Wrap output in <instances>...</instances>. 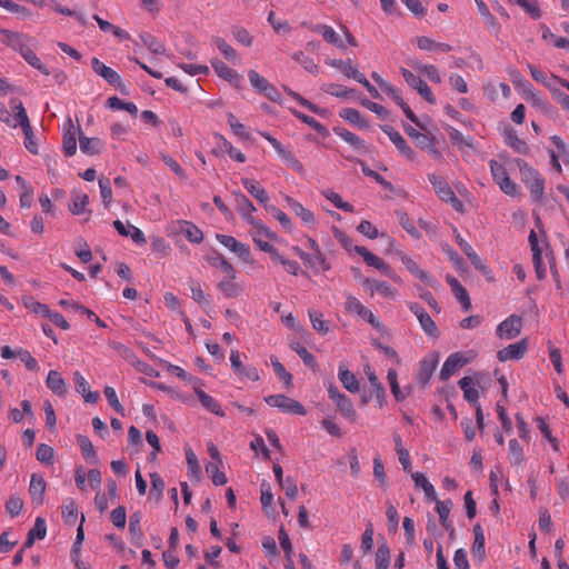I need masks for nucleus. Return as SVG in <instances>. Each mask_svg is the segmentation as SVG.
I'll return each instance as SVG.
<instances>
[{"mask_svg":"<svg viewBox=\"0 0 569 569\" xmlns=\"http://www.w3.org/2000/svg\"><path fill=\"white\" fill-rule=\"evenodd\" d=\"M2 122L14 130H22L31 123L24 104L20 98H9L4 110H2Z\"/></svg>","mask_w":569,"mask_h":569,"instance_id":"f257e3e1","label":"nucleus"},{"mask_svg":"<svg viewBox=\"0 0 569 569\" xmlns=\"http://www.w3.org/2000/svg\"><path fill=\"white\" fill-rule=\"evenodd\" d=\"M428 180L432 184L437 196L442 201L450 203L451 207L458 212L463 211L465 207L462 201L459 198H457L453 190L450 188V186L442 177L436 173H430L428 174Z\"/></svg>","mask_w":569,"mask_h":569,"instance_id":"f03ea898","label":"nucleus"},{"mask_svg":"<svg viewBox=\"0 0 569 569\" xmlns=\"http://www.w3.org/2000/svg\"><path fill=\"white\" fill-rule=\"evenodd\" d=\"M489 167L492 179L500 187L501 191L510 197L517 196L518 187L509 178L506 167L495 159L489 161Z\"/></svg>","mask_w":569,"mask_h":569,"instance_id":"7ed1b4c3","label":"nucleus"},{"mask_svg":"<svg viewBox=\"0 0 569 569\" xmlns=\"http://www.w3.org/2000/svg\"><path fill=\"white\" fill-rule=\"evenodd\" d=\"M264 401L270 407L279 409L283 413L305 416L306 408L297 400L284 395H271L264 398Z\"/></svg>","mask_w":569,"mask_h":569,"instance_id":"20e7f679","label":"nucleus"},{"mask_svg":"<svg viewBox=\"0 0 569 569\" xmlns=\"http://www.w3.org/2000/svg\"><path fill=\"white\" fill-rule=\"evenodd\" d=\"M230 365L238 377L239 381L246 382V381H259L260 375L258 369L252 365H243L241 361V356L238 350H231L230 352Z\"/></svg>","mask_w":569,"mask_h":569,"instance_id":"39448f33","label":"nucleus"},{"mask_svg":"<svg viewBox=\"0 0 569 569\" xmlns=\"http://www.w3.org/2000/svg\"><path fill=\"white\" fill-rule=\"evenodd\" d=\"M521 179L531 194L537 199H541L545 190V179L533 168L525 164L520 167Z\"/></svg>","mask_w":569,"mask_h":569,"instance_id":"423d86ee","label":"nucleus"},{"mask_svg":"<svg viewBox=\"0 0 569 569\" xmlns=\"http://www.w3.org/2000/svg\"><path fill=\"white\" fill-rule=\"evenodd\" d=\"M248 78L251 87L256 92L263 94L271 101H278L280 94L278 90L266 78L260 76L256 70L248 71Z\"/></svg>","mask_w":569,"mask_h":569,"instance_id":"0eeeda50","label":"nucleus"},{"mask_svg":"<svg viewBox=\"0 0 569 569\" xmlns=\"http://www.w3.org/2000/svg\"><path fill=\"white\" fill-rule=\"evenodd\" d=\"M92 70L103 78L109 84L117 87L121 92H124L126 84L122 82L121 77L112 68L106 66L98 58L91 60Z\"/></svg>","mask_w":569,"mask_h":569,"instance_id":"6e6552de","label":"nucleus"},{"mask_svg":"<svg viewBox=\"0 0 569 569\" xmlns=\"http://www.w3.org/2000/svg\"><path fill=\"white\" fill-rule=\"evenodd\" d=\"M521 328H522L521 317H519L517 315H511L507 319H505L501 323H499L496 332L500 339L510 340L520 335Z\"/></svg>","mask_w":569,"mask_h":569,"instance_id":"1a4fd4ad","label":"nucleus"},{"mask_svg":"<svg viewBox=\"0 0 569 569\" xmlns=\"http://www.w3.org/2000/svg\"><path fill=\"white\" fill-rule=\"evenodd\" d=\"M216 238L222 246L234 252L244 262L252 261L250 247L248 244L238 241L232 236L217 234Z\"/></svg>","mask_w":569,"mask_h":569,"instance_id":"9d476101","label":"nucleus"},{"mask_svg":"<svg viewBox=\"0 0 569 569\" xmlns=\"http://www.w3.org/2000/svg\"><path fill=\"white\" fill-rule=\"evenodd\" d=\"M345 308L350 313H357L360 318L369 322L372 327L378 328L380 322L376 318V316L366 308L359 299L356 297L348 295L345 303Z\"/></svg>","mask_w":569,"mask_h":569,"instance_id":"9b49d317","label":"nucleus"},{"mask_svg":"<svg viewBox=\"0 0 569 569\" xmlns=\"http://www.w3.org/2000/svg\"><path fill=\"white\" fill-rule=\"evenodd\" d=\"M253 212L254 211H244L239 213V216L253 228L250 231L252 241L254 242V238H261V234L268 239H277L276 233L270 228H268L262 220L253 217Z\"/></svg>","mask_w":569,"mask_h":569,"instance_id":"f8f14e48","label":"nucleus"},{"mask_svg":"<svg viewBox=\"0 0 569 569\" xmlns=\"http://www.w3.org/2000/svg\"><path fill=\"white\" fill-rule=\"evenodd\" d=\"M2 359H19L30 371H38L39 365L31 353L22 348L11 349L8 346L2 347Z\"/></svg>","mask_w":569,"mask_h":569,"instance_id":"ddd939ff","label":"nucleus"},{"mask_svg":"<svg viewBox=\"0 0 569 569\" xmlns=\"http://www.w3.org/2000/svg\"><path fill=\"white\" fill-rule=\"evenodd\" d=\"M355 252L362 257L363 261L370 266L382 272L385 276L391 277L392 269L391 267L380 257L370 252L367 248L362 246H356Z\"/></svg>","mask_w":569,"mask_h":569,"instance_id":"4468645a","label":"nucleus"},{"mask_svg":"<svg viewBox=\"0 0 569 569\" xmlns=\"http://www.w3.org/2000/svg\"><path fill=\"white\" fill-rule=\"evenodd\" d=\"M470 359L461 352L451 353L440 370V379L443 381L448 380L459 368L467 365Z\"/></svg>","mask_w":569,"mask_h":569,"instance_id":"2eb2a0df","label":"nucleus"},{"mask_svg":"<svg viewBox=\"0 0 569 569\" xmlns=\"http://www.w3.org/2000/svg\"><path fill=\"white\" fill-rule=\"evenodd\" d=\"M528 349V343L526 339H522L516 343L509 345L508 347L499 350L497 352V358L501 362H506L509 360H519L521 359Z\"/></svg>","mask_w":569,"mask_h":569,"instance_id":"dca6fc26","label":"nucleus"},{"mask_svg":"<svg viewBox=\"0 0 569 569\" xmlns=\"http://www.w3.org/2000/svg\"><path fill=\"white\" fill-rule=\"evenodd\" d=\"M382 131L389 137L391 142L396 146L398 151L406 157L408 160L415 159V152L413 150L408 146L405 138L395 130L391 126H383L381 127Z\"/></svg>","mask_w":569,"mask_h":569,"instance_id":"f3484780","label":"nucleus"},{"mask_svg":"<svg viewBox=\"0 0 569 569\" xmlns=\"http://www.w3.org/2000/svg\"><path fill=\"white\" fill-rule=\"evenodd\" d=\"M398 256V258L401 260V262L405 264V267L407 268V270L412 274L415 276L416 278H418L419 280L428 283L429 286L433 287L435 286V281L428 274V272H426L425 270H422L418 263L411 259L409 256H407L405 252L402 251H397L396 253Z\"/></svg>","mask_w":569,"mask_h":569,"instance_id":"a211bd4d","label":"nucleus"},{"mask_svg":"<svg viewBox=\"0 0 569 569\" xmlns=\"http://www.w3.org/2000/svg\"><path fill=\"white\" fill-rule=\"evenodd\" d=\"M241 182L246 190L257 199L266 209H269L270 198L266 189L256 180L242 178Z\"/></svg>","mask_w":569,"mask_h":569,"instance_id":"6ab92c4d","label":"nucleus"},{"mask_svg":"<svg viewBox=\"0 0 569 569\" xmlns=\"http://www.w3.org/2000/svg\"><path fill=\"white\" fill-rule=\"evenodd\" d=\"M286 202L291 211L301 219L302 223L308 227H313L316 224V218L312 211L303 207L299 201L293 198L287 196Z\"/></svg>","mask_w":569,"mask_h":569,"instance_id":"aec40b11","label":"nucleus"},{"mask_svg":"<svg viewBox=\"0 0 569 569\" xmlns=\"http://www.w3.org/2000/svg\"><path fill=\"white\" fill-rule=\"evenodd\" d=\"M211 66H212L214 72L221 79H223L237 87L239 86V82L241 80L240 74L236 70L228 67L223 61H221L219 59H214L211 61Z\"/></svg>","mask_w":569,"mask_h":569,"instance_id":"412c9836","label":"nucleus"},{"mask_svg":"<svg viewBox=\"0 0 569 569\" xmlns=\"http://www.w3.org/2000/svg\"><path fill=\"white\" fill-rule=\"evenodd\" d=\"M313 31L321 34L325 41L335 46L340 50H346V42L340 38V36L335 31V29L327 24H317L313 28Z\"/></svg>","mask_w":569,"mask_h":569,"instance_id":"4be33fe9","label":"nucleus"},{"mask_svg":"<svg viewBox=\"0 0 569 569\" xmlns=\"http://www.w3.org/2000/svg\"><path fill=\"white\" fill-rule=\"evenodd\" d=\"M178 231L191 243H200L203 240L202 231L192 222L187 220L177 221Z\"/></svg>","mask_w":569,"mask_h":569,"instance_id":"5701e85b","label":"nucleus"},{"mask_svg":"<svg viewBox=\"0 0 569 569\" xmlns=\"http://www.w3.org/2000/svg\"><path fill=\"white\" fill-rule=\"evenodd\" d=\"M29 41L30 39L22 33L2 30V42H6L13 50L19 51L20 54L22 53V49L29 47Z\"/></svg>","mask_w":569,"mask_h":569,"instance_id":"b1692460","label":"nucleus"},{"mask_svg":"<svg viewBox=\"0 0 569 569\" xmlns=\"http://www.w3.org/2000/svg\"><path fill=\"white\" fill-rule=\"evenodd\" d=\"M338 378L342 383L343 388L349 392H358L360 389L359 381L353 372H351L347 366L341 362L338 368Z\"/></svg>","mask_w":569,"mask_h":569,"instance_id":"393cba45","label":"nucleus"},{"mask_svg":"<svg viewBox=\"0 0 569 569\" xmlns=\"http://www.w3.org/2000/svg\"><path fill=\"white\" fill-rule=\"evenodd\" d=\"M236 276L237 274H232V277L224 276V278L221 279L217 284V288L222 292V295L226 298H236L240 296L242 292L241 284L236 282Z\"/></svg>","mask_w":569,"mask_h":569,"instance_id":"a878e982","label":"nucleus"},{"mask_svg":"<svg viewBox=\"0 0 569 569\" xmlns=\"http://www.w3.org/2000/svg\"><path fill=\"white\" fill-rule=\"evenodd\" d=\"M363 286L371 290V296L377 292L378 295L389 299H395L397 297V290L386 281H377L367 278L363 281Z\"/></svg>","mask_w":569,"mask_h":569,"instance_id":"bb28decb","label":"nucleus"},{"mask_svg":"<svg viewBox=\"0 0 569 569\" xmlns=\"http://www.w3.org/2000/svg\"><path fill=\"white\" fill-rule=\"evenodd\" d=\"M47 483L41 475L32 473L30 479L29 492L32 500L40 505L43 501V495Z\"/></svg>","mask_w":569,"mask_h":569,"instance_id":"cd10ccee","label":"nucleus"},{"mask_svg":"<svg viewBox=\"0 0 569 569\" xmlns=\"http://www.w3.org/2000/svg\"><path fill=\"white\" fill-rule=\"evenodd\" d=\"M326 64L341 71L347 78L356 80L361 73L358 69L352 66L351 59H326Z\"/></svg>","mask_w":569,"mask_h":569,"instance_id":"c85d7f7f","label":"nucleus"},{"mask_svg":"<svg viewBox=\"0 0 569 569\" xmlns=\"http://www.w3.org/2000/svg\"><path fill=\"white\" fill-rule=\"evenodd\" d=\"M447 282L449 283L457 300L462 305L463 309L466 311L469 310L471 308V302L466 288L452 276L447 277Z\"/></svg>","mask_w":569,"mask_h":569,"instance_id":"c756f323","label":"nucleus"},{"mask_svg":"<svg viewBox=\"0 0 569 569\" xmlns=\"http://www.w3.org/2000/svg\"><path fill=\"white\" fill-rule=\"evenodd\" d=\"M333 131L338 137H340L345 142L349 143L357 151H368V147L366 146L365 141L353 132L345 128H335Z\"/></svg>","mask_w":569,"mask_h":569,"instance_id":"7c9ffc66","label":"nucleus"},{"mask_svg":"<svg viewBox=\"0 0 569 569\" xmlns=\"http://www.w3.org/2000/svg\"><path fill=\"white\" fill-rule=\"evenodd\" d=\"M47 387L57 396H64L67 393V385L62 376L56 371L50 370L47 380Z\"/></svg>","mask_w":569,"mask_h":569,"instance_id":"2f4dec72","label":"nucleus"},{"mask_svg":"<svg viewBox=\"0 0 569 569\" xmlns=\"http://www.w3.org/2000/svg\"><path fill=\"white\" fill-rule=\"evenodd\" d=\"M207 261L212 268L219 269L224 273V276L232 277V274H237L234 267L221 253L208 256Z\"/></svg>","mask_w":569,"mask_h":569,"instance_id":"473e14b6","label":"nucleus"},{"mask_svg":"<svg viewBox=\"0 0 569 569\" xmlns=\"http://www.w3.org/2000/svg\"><path fill=\"white\" fill-rule=\"evenodd\" d=\"M196 395L201 402V405L211 413L222 417L224 415L223 410L221 409V406L219 402L211 397L210 395L206 393L201 389H196Z\"/></svg>","mask_w":569,"mask_h":569,"instance_id":"72a5a7b5","label":"nucleus"},{"mask_svg":"<svg viewBox=\"0 0 569 569\" xmlns=\"http://www.w3.org/2000/svg\"><path fill=\"white\" fill-rule=\"evenodd\" d=\"M79 146L81 152L93 156L101 152L103 142L99 138H88L86 136H80Z\"/></svg>","mask_w":569,"mask_h":569,"instance_id":"f704fd0d","label":"nucleus"},{"mask_svg":"<svg viewBox=\"0 0 569 569\" xmlns=\"http://www.w3.org/2000/svg\"><path fill=\"white\" fill-rule=\"evenodd\" d=\"M459 387L463 391V398L475 406L478 403L479 391L473 385V380L470 377H463L459 380Z\"/></svg>","mask_w":569,"mask_h":569,"instance_id":"c9c22d12","label":"nucleus"},{"mask_svg":"<svg viewBox=\"0 0 569 569\" xmlns=\"http://www.w3.org/2000/svg\"><path fill=\"white\" fill-rule=\"evenodd\" d=\"M88 204L89 197L87 193L80 190H73L71 192V204L69 209L73 214L79 216L83 213Z\"/></svg>","mask_w":569,"mask_h":569,"instance_id":"e433bc0d","label":"nucleus"},{"mask_svg":"<svg viewBox=\"0 0 569 569\" xmlns=\"http://www.w3.org/2000/svg\"><path fill=\"white\" fill-rule=\"evenodd\" d=\"M417 47L421 50L433 51L439 50L441 52H449L452 50V47L448 43L437 42L428 37H418L416 39Z\"/></svg>","mask_w":569,"mask_h":569,"instance_id":"4c0bfd02","label":"nucleus"},{"mask_svg":"<svg viewBox=\"0 0 569 569\" xmlns=\"http://www.w3.org/2000/svg\"><path fill=\"white\" fill-rule=\"evenodd\" d=\"M141 513L134 512L131 515L129 520V531L131 535V541L136 546H141L143 541V533L141 531Z\"/></svg>","mask_w":569,"mask_h":569,"instance_id":"58836bf2","label":"nucleus"},{"mask_svg":"<svg viewBox=\"0 0 569 569\" xmlns=\"http://www.w3.org/2000/svg\"><path fill=\"white\" fill-rule=\"evenodd\" d=\"M303 262L316 271L325 272L330 269V263L321 251L308 253V258Z\"/></svg>","mask_w":569,"mask_h":569,"instance_id":"ea45409f","label":"nucleus"},{"mask_svg":"<svg viewBox=\"0 0 569 569\" xmlns=\"http://www.w3.org/2000/svg\"><path fill=\"white\" fill-rule=\"evenodd\" d=\"M473 533H475V541H473V545L471 548L472 555H473V557L478 558L479 560H482L485 557L486 539H485L483 529L479 523H477L473 527Z\"/></svg>","mask_w":569,"mask_h":569,"instance_id":"a19ab883","label":"nucleus"},{"mask_svg":"<svg viewBox=\"0 0 569 569\" xmlns=\"http://www.w3.org/2000/svg\"><path fill=\"white\" fill-rule=\"evenodd\" d=\"M527 68L532 77V79L535 81H537L538 83H541L542 86H545L551 93L553 92V90H556L558 87L555 86V81H552V77L549 78L547 76V73H545L542 70L536 68L535 66L528 63L527 64Z\"/></svg>","mask_w":569,"mask_h":569,"instance_id":"79ce46f5","label":"nucleus"},{"mask_svg":"<svg viewBox=\"0 0 569 569\" xmlns=\"http://www.w3.org/2000/svg\"><path fill=\"white\" fill-rule=\"evenodd\" d=\"M340 117L349 123L357 126L360 129L368 128V122L363 119L362 114L353 108H346L340 111Z\"/></svg>","mask_w":569,"mask_h":569,"instance_id":"37998d69","label":"nucleus"},{"mask_svg":"<svg viewBox=\"0 0 569 569\" xmlns=\"http://www.w3.org/2000/svg\"><path fill=\"white\" fill-rule=\"evenodd\" d=\"M21 56L31 67L39 70L42 74H50V71L47 68V66H44L41 62L40 58L36 54V52L32 50L30 46L27 49H22Z\"/></svg>","mask_w":569,"mask_h":569,"instance_id":"c03bdc74","label":"nucleus"},{"mask_svg":"<svg viewBox=\"0 0 569 569\" xmlns=\"http://www.w3.org/2000/svg\"><path fill=\"white\" fill-rule=\"evenodd\" d=\"M321 194L327 200L332 202L338 209H340L345 212H353L355 211V207L351 203L343 201L342 198L340 197V194L337 193L336 191H333L332 189L322 190Z\"/></svg>","mask_w":569,"mask_h":569,"instance_id":"a18cd8bd","label":"nucleus"},{"mask_svg":"<svg viewBox=\"0 0 569 569\" xmlns=\"http://www.w3.org/2000/svg\"><path fill=\"white\" fill-rule=\"evenodd\" d=\"M47 535V523L46 520L38 517L36 519L33 528L29 531L28 538L26 541V546L30 547L34 542V539H43Z\"/></svg>","mask_w":569,"mask_h":569,"instance_id":"49530a36","label":"nucleus"},{"mask_svg":"<svg viewBox=\"0 0 569 569\" xmlns=\"http://www.w3.org/2000/svg\"><path fill=\"white\" fill-rule=\"evenodd\" d=\"M140 39L142 43L154 54H164L166 47L164 44L158 40L156 37L148 32H143L140 34Z\"/></svg>","mask_w":569,"mask_h":569,"instance_id":"de8ad7c7","label":"nucleus"},{"mask_svg":"<svg viewBox=\"0 0 569 569\" xmlns=\"http://www.w3.org/2000/svg\"><path fill=\"white\" fill-rule=\"evenodd\" d=\"M77 442L81 449L83 458L97 462L98 458L91 440L87 436L79 435L77 437Z\"/></svg>","mask_w":569,"mask_h":569,"instance_id":"09e8293b","label":"nucleus"},{"mask_svg":"<svg viewBox=\"0 0 569 569\" xmlns=\"http://www.w3.org/2000/svg\"><path fill=\"white\" fill-rule=\"evenodd\" d=\"M312 328L321 333L327 335L330 330L328 322L323 319L322 312L318 310H309L308 312Z\"/></svg>","mask_w":569,"mask_h":569,"instance_id":"8fccbe9b","label":"nucleus"},{"mask_svg":"<svg viewBox=\"0 0 569 569\" xmlns=\"http://www.w3.org/2000/svg\"><path fill=\"white\" fill-rule=\"evenodd\" d=\"M212 42L227 60L234 62L238 59L236 50L223 38L214 37Z\"/></svg>","mask_w":569,"mask_h":569,"instance_id":"3c124183","label":"nucleus"},{"mask_svg":"<svg viewBox=\"0 0 569 569\" xmlns=\"http://www.w3.org/2000/svg\"><path fill=\"white\" fill-rule=\"evenodd\" d=\"M22 133H23V146L24 148L32 154H38L39 153V144H38V141L34 137V132H33V129H32V126L31 123L23 128L22 130Z\"/></svg>","mask_w":569,"mask_h":569,"instance_id":"603ef678","label":"nucleus"},{"mask_svg":"<svg viewBox=\"0 0 569 569\" xmlns=\"http://www.w3.org/2000/svg\"><path fill=\"white\" fill-rule=\"evenodd\" d=\"M457 242L461 251L470 259L471 263L475 267L482 269L481 260L473 250L472 246L468 241H466L460 234L457 236Z\"/></svg>","mask_w":569,"mask_h":569,"instance_id":"864d4df0","label":"nucleus"},{"mask_svg":"<svg viewBox=\"0 0 569 569\" xmlns=\"http://www.w3.org/2000/svg\"><path fill=\"white\" fill-rule=\"evenodd\" d=\"M526 99L532 103V106L545 109L547 107L546 98L537 91L530 83L527 82L525 88Z\"/></svg>","mask_w":569,"mask_h":569,"instance_id":"5fc2aeb1","label":"nucleus"},{"mask_svg":"<svg viewBox=\"0 0 569 569\" xmlns=\"http://www.w3.org/2000/svg\"><path fill=\"white\" fill-rule=\"evenodd\" d=\"M390 565V549L387 543L378 546L376 552V569H388Z\"/></svg>","mask_w":569,"mask_h":569,"instance_id":"6e6d98bb","label":"nucleus"},{"mask_svg":"<svg viewBox=\"0 0 569 569\" xmlns=\"http://www.w3.org/2000/svg\"><path fill=\"white\" fill-rule=\"evenodd\" d=\"M62 518L66 523L74 525L78 518V509L73 499H67L62 506Z\"/></svg>","mask_w":569,"mask_h":569,"instance_id":"4d7b16f0","label":"nucleus"},{"mask_svg":"<svg viewBox=\"0 0 569 569\" xmlns=\"http://www.w3.org/2000/svg\"><path fill=\"white\" fill-rule=\"evenodd\" d=\"M270 363L274 373L284 382L286 387H290L292 382V376L286 370L284 366L279 361V359L276 356H270Z\"/></svg>","mask_w":569,"mask_h":569,"instance_id":"13d9d810","label":"nucleus"},{"mask_svg":"<svg viewBox=\"0 0 569 569\" xmlns=\"http://www.w3.org/2000/svg\"><path fill=\"white\" fill-rule=\"evenodd\" d=\"M508 459L512 465H520L523 461V450L517 439L509 441Z\"/></svg>","mask_w":569,"mask_h":569,"instance_id":"bf43d9fd","label":"nucleus"},{"mask_svg":"<svg viewBox=\"0 0 569 569\" xmlns=\"http://www.w3.org/2000/svg\"><path fill=\"white\" fill-rule=\"evenodd\" d=\"M321 90L330 96L338 98H348L355 92L352 89H348L345 86L336 83H326L321 87Z\"/></svg>","mask_w":569,"mask_h":569,"instance_id":"052dcab7","label":"nucleus"},{"mask_svg":"<svg viewBox=\"0 0 569 569\" xmlns=\"http://www.w3.org/2000/svg\"><path fill=\"white\" fill-rule=\"evenodd\" d=\"M506 143L516 152L521 154H526L529 150L528 144L522 139H520L513 131L507 133Z\"/></svg>","mask_w":569,"mask_h":569,"instance_id":"680f3d73","label":"nucleus"},{"mask_svg":"<svg viewBox=\"0 0 569 569\" xmlns=\"http://www.w3.org/2000/svg\"><path fill=\"white\" fill-rule=\"evenodd\" d=\"M254 244L263 252H267L270 254L271 259L280 264H282V261L286 260L284 257H282L279 251L271 246L268 241H262L261 238H254Z\"/></svg>","mask_w":569,"mask_h":569,"instance_id":"e2e57ef3","label":"nucleus"},{"mask_svg":"<svg viewBox=\"0 0 569 569\" xmlns=\"http://www.w3.org/2000/svg\"><path fill=\"white\" fill-rule=\"evenodd\" d=\"M254 244L263 252H267L270 254L271 259L280 264H282V261L286 260L284 257H282L279 251L271 246L268 241H262L261 238H254Z\"/></svg>","mask_w":569,"mask_h":569,"instance_id":"0e129e2a","label":"nucleus"},{"mask_svg":"<svg viewBox=\"0 0 569 569\" xmlns=\"http://www.w3.org/2000/svg\"><path fill=\"white\" fill-rule=\"evenodd\" d=\"M278 156L293 171L299 172V173L303 171V164L301 163V161H299L295 157V154L291 152V150L286 148Z\"/></svg>","mask_w":569,"mask_h":569,"instance_id":"69168bd1","label":"nucleus"},{"mask_svg":"<svg viewBox=\"0 0 569 569\" xmlns=\"http://www.w3.org/2000/svg\"><path fill=\"white\" fill-rule=\"evenodd\" d=\"M423 332L428 336V337H432V338H437L439 336V331H438V328L435 323V321L432 320V318L429 316V313H425L422 315L419 319H418Z\"/></svg>","mask_w":569,"mask_h":569,"instance_id":"338daca9","label":"nucleus"},{"mask_svg":"<svg viewBox=\"0 0 569 569\" xmlns=\"http://www.w3.org/2000/svg\"><path fill=\"white\" fill-rule=\"evenodd\" d=\"M53 448L46 443H40L37 448L36 458L38 461L52 465L53 463Z\"/></svg>","mask_w":569,"mask_h":569,"instance_id":"774afa93","label":"nucleus"}]
</instances>
